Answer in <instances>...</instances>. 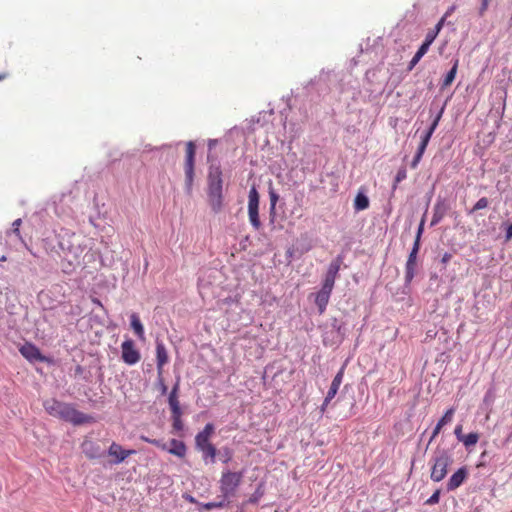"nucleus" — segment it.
Wrapping results in <instances>:
<instances>
[{
    "mask_svg": "<svg viewBox=\"0 0 512 512\" xmlns=\"http://www.w3.org/2000/svg\"><path fill=\"white\" fill-rule=\"evenodd\" d=\"M43 406L49 415L73 423L74 425L89 423L92 420V417L78 411L72 404L64 403L56 399L44 401Z\"/></svg>",
    "mask_w": 512,
    "mask_h": 512,
    "instance_id": "1",
    "label": "nucleus"
},
{
    "mask_svg": "<svg viewBox=\"0 0 512 512\" xmlns=\"http://www.w3.org/2000/svg\"><path fill=\"white\" fill-rule=\"evenodd\" d=\"M208 202L213 212L218 213L223 206V180L219 165H211L208 172Z\"/></svg>",
    "mask_w": 512,
    "mask_h": 512,
    "instance_id": "2",
    "label": "nucleus"
},
{
    "mask_svg": "<svg viewBox=\"0 0 512 512\" xmlns=\"http://www.w3.org/2000/svg\"><path fill=\"white\" fill-rule=\"evenodd\" d=\"M452 462L450 452L445 448L437 447L431 458V480L434 482L442 481L446 477L448 467Z\"/></svg>",
    "mask_w": 512,
    "mask_h": 512,
    "instance_id": "3",
    "label": "nucleus"
},
{
    "mask_svg": "<svg viewBox=\"0 0 512 512\" xmlns=\"http://www.w3.org/2000/svg\"><path fill=\"white\" fill-rule=\"evenodd\" d=\"M244 474L242 471L223 470L220 480L219 489L224 498L234 497L243 481Z\"/></svg>",
    "mask_w": 512,
    "mask_h": 512,
    "instance_id": "4",
    "label": "nucleus"
},
{
    "mask_svg": "<svg viewBox=\"0 0 512 512\" xmlns=\"http://www.w3.org/2000/svg\"><path fill=\"white\" fill-rule=\"evenodd\" d=\"M424 219L421 220L418 227L417 235L413 244V248L408 256L405 266V283L410 284L415 276V269L417 265V254L420 248V238L423 232Z\"/></svg>",
    "mask_w": 512,
    "mask_h": 512,
    "instance_id": "5",
    "label": "nucleus"
},
{
    "mask_svg": "<svg viewBox=\"0 0 512 512\" xmlns=\"http://www.w3.org/2000/svg\"><path fill=\"white\" fill-rule=\"evenodd\" d=\"M185 162H184V172H185V185L187 192L190 193L193 186L194 181V163H195V153L196 146L192 141L187 142L185 149Z\"/></svg>",
    "mask_w": 512,
    "mask_h": 512,
    "instance_id": "6",
    "label": "nucleus"
},
{
    "mask_svg": "<svg viewBox=\"0 0 512 512\" xmlns=\"http://www.w3.org/2000/svg\"><path fill=\"white\" fill-rule=\"evenodd\" d=\"M442 112H443V109L439 112V114L436 116V118L434 119V121L432 122V124L430 125V127L428 128V130H426L422 136H421V142L418 146V149H417V152H416V155L414 156L413 158V161L411 162V168L415 169L419 162L421 161L422 159V156L427 148V145L430 141V138L432 136V134L434 133L435 129L437 128L438 126V123L440 121V118L442 116Z\"/></svg>",
    "mask_w": 512,
    "mask_h": 512,
    "instance_id": "7",
    "label": "nucleus"
},
{
    "mask_svg": "<svg viewBox=\"0 0 512 512\" xmlns=\"http://www.w3.org/2000/svg\"><path fill=\"white\" fill-rule=\"evenodd\" d=\"M248 217L251 225L255 230L261 228L259 218V193L255 186H252L248 194Z\"/></svg>",
    "mask_w": 512,
    "mask_h": 512,
    "instance_id": "8",
    "label": "nucleus"
},
{
    "mask_svg": "<svg viewBox=\"0 0 512 512\" xmlns=\"http://www.w3.org/2000/svg\"><path fill=\"white\" fill-rule=\"evenodd\" d=\"M121 358L124 363L128 365H134L140 360V353L135 348L134 342L132 340H125L121 344Z\"/></svg>",
    "mask_w": 512,
    "mask_h": 512,
    "instance_id": "9",
    "label": "nucleus"
},
{
    "mask_svg": "<svg viewBox=\"0 0 512 512\" xmlns=\"http://www.w3.org/2000/svg\"><path fill=\"white\" fill-rule=\"evenodd\" d=\"M135 453V450L124 449L120 444L116 442H113L108 449V455L114 457V464L122 463L127 457Z\"/></svg>",
    "mask_w": 512,
    "mask_h": 512,
    "instance_id": "10",
    "label": "nucleus"
},
{
    "mask_svg": "<svg viewBox=\"0 0 512 512\" xmlns=\"http://www.w3.org/2000/svg\"><path fill=\"white\" fill-rule=\"evenodd\" d=\"M333 288L322 284L321 289L315 294V304L318 307L319 313L323 314L330 300V295Z\"/></svg>",
    "mask_w": 512,
    "mask_h": 512,
    "instance_id": "11",
    "label": "nucleus"
},
{
    "mask_svg": "<svg viewBox=\"0 0 512 512\" xmlns=\"http://www.w3.org/2000/svg\"><path fill=\"white\" fill-rule=\"evenodd\" d=\"M341 263L342 260L340 257H338L329 264L323 281L324 285L334 288L335 280L340 271Z\"/></svg>",
    "mask_w": 512,
    "mask_h": 512,
    "instance_id": "12",
    "label": "nucleus"
},
{
    "mask_svg": "<svg viewBox=\"0 0 512 512\" xmlns=\"http://www.w3.org/2000/svg\"><path fill=\"white\" fill-rule=\"evenodd\" d=\"M468 476V470L466 467L459 468L454 472L447 482V490L454 491L460 487Z\"/></svg>",
    "mask_w": 512,
    "mask_h": 512,
    "instance_id": "13",
    "label": "nucleus"
},
{
    "mask_svg": "<svg viewBox=\"0 0 512 512\" xmlns=\"http://www.w3.org/2000/svg\"><path fill=\"white\" fill-rule=\"evenodd\" d=\"M21 355L29 361H44L45 357L32 343H26L19 349Z\"/></svg>",
    "mask_w": 512,
    "mask_h": 512,
    "instance_id": "14",
    "label": "nucleus"
},
{
    "mask_svg": "<svg viewBox=\"0 0 512 512\" xmlns=\"http://www.w3.org/2000/svg\"><path fill=\"white\" fill-rule=\"evenodd\" d=\"M156 359L158 376L163 374L164 365L167 364L169 357L165 345L162 342L156 343Z\"/></svg>",
    "mask_w": 512,
    "mask_h": 512,
    "instance_id": "15",
    "label": "nucleus"
},
{
    "mask_svg": "<svg viewBox=\"0 0 512 512\" xmlns=\"http://www.w3.org/2000/svg\"><path fill=\"white\" fill-rule=\"evenodd\" d=\"M170 445H171V447L170 448L167 447L166 451H168L170 454H173L180 458L185 457L187 448L183 441L172 439L170 441Z\"/></svg>",
    "mask_w": 512,
    "mask_h": 512,
    "instance_id": "16",
    "label": "nucleus"
},
{
    "mask_svg": "<svg viewBox=\"0 0 512 512\" xmlns=\"http://www.w3.org/2000/svg\"><path fill=\"white\" fill-rule=\"evenodd\" d=\"M343 375H344V370L342 368V369H340V371L335 375L334 379L332 380V383H331L329 390L327 392V395H326L328 397V400H332L336 396V394L339 390V387L342 383Z\"/></svg>",
    "mask_w": 512,
    "mask_h": 512,
    "instance_id": "17",
    "label": "nucleus"
},
{
    "mask_svg": "<svg viewBox=\"0 0 512 512\" xmlns=\"http://www.w3.org/2000/svg\"><path fill=\"white\" fill-rule=\"evenodd\" d=\"M131 321V328L133 329L134 333L139 337V339H144V327L140 321L139 316L136 313H133L130 316Z\"/></svg>",
    "mask_w": 512,
    "mask_h": 512,
    "instance_id": "18",
    "label": "nucleus"
},
{
    "mask_svg": "<svg viewBox=\"0 0 512 512\" xmlns=\"http://www.w3.org/2000/svg\"><path fill=\"white\" fill-rule=\"evenodd\" d=\"M458 65H459V60L455 59L452 68L450 69V71L446 74V76L443 79V82L441 85L442 89L450 86L453 83V81L456 77V74H457Z\"/></svg>",
    "mask_w": 512,
    "mask_h": 512,
    "instance_id": "19",
    "label": "nucleus"
},
{
    "mask_svg": "<svg viewBox=\"0 0 512 512\" xmlns=\"http://www.w3.org/2000/svg\"><path fill=\"white\" fill-rule=\"evenodd\" d=\"M369 207V199L363 193H358L354 200V208L357 211L365 210Z\"/></svg>",
    "mask_w": 512,
    "mask_h": 512,
    "instance_id": "20",
    "label": "nucleus"
},
{
    "mask_svg": "<svg viewBox=\"0 0 512 512\" xmlns=\"http://www.w3.org/2000/svg\"><path fill=\"white\" fill-rule=\"evenodd\" d=\"M200 451L203 453L204 461H207L209 459L210 463L215 462L217 450L213 444L202 448Z\"/></svg>",
    "mask_w": 512,
    "mask_h": 512,
    "instance_id": "21",
    "label": "nucleus"
},
{
    "mask_svg": "<svg viewBox=\"0 0 512 512\" xmlns=\"http://www.w3.org/2000/svg\"><path fill=\"white\" fill-rule=\"evenodd\" d=\"M479 440V434L472 432L467 435H463L462 438H460V441L464 444L465 447H471L477 444Z\"/></svg>",
    "mask_w": 512,
    "mask_h": 512,
    "instance_id": "22",
    "label": "nucleus"
},
{
    "mask_svg": "<svg viewBox=\"0 0 512 512\" xmlns=\"http://www.w3.org/2000/svg\"><path fill=\"white\" fill-rule=\"evenodd\" d=\"M445 215V208L441 205H436L434 208V213L431 220V225L434 226L438 224Z\"/></svg>",
    "mask_w": 512,
    "mask_h": 512,
    "instance_id": "23",
    "label": "nucleus"
},
{
    "mask_svg": "<svg viewBox=\"0 0 512 512\" xmlns=\"http://www.w3.org/2000/svg\"><path fill=\"white\" fill-rule=\"evenodd\" d=\"M180 386V380L177 379L176 383L174 384L168 398L169 405L179 404L178 400V391Z\"/></svg>",
    "mask_w": 512,
    "mask_h": 512,
    "instance_id": "24",
    "label": "nucleus"
},
{
    "mask_svg": "<svg viewBox=\"0 0 512 512\" xmlns=\"http://www.w3.org/2000/svg\"><path fill=\"white\" fill-rule=\"evenodd\" d=\"M210 438L206 435H202L198 433L195 437V445L198 450H201L202 448L211 445Z\"/></svg>",
    "mask_w": 512,
    "mask_h": 512,
    "instance_id": "25",
    "label": "nucleus"
},
{
    "mask_svg": "<svg viewBox=\"0 0 512 512\" xmlns=\"http://www.w3.org/2000/svg\"><path fill=\"white\" fill-rule=\"evenodd\" d=\"M489 206V200L486 197L480 198L475 205L468 211V214H473L476 211L485 209Z\"/></svg>",
    "mask_w": 512,
    "mask_h": 512,
    "instance_id": "26",
    "label": "nucleus"
},
{
    "mask_svg": "<svg viewBox=\"0 0 512 512\" xmlns=\"http://www.w3.org/2000/svg\"><path fill=\"white\" fill-rule=\"evenodd\" d=\"M454 413H455L454 408L448 409L445 412V414L442 416V418L438 421V423L442 426H445L446 424L450 423L452 421Z\"/></svg>",
    "mask_w": 512,
    "mask_h": 512,
    "instance_id": "27",
    "label": "nucleus"
},
{
    "mask_svg": "<svg viewBox=\"0 0 512 512\" xmlns=\"http://www.w3.org/2000/svg\"><path fill=\"white\" fill-rule=\"evenodd\" d=\"M438 36L437 31H434L433 29H430L425 36V40L422 43L423 45H426L428 48L431 46V44L434 42L436 37Z\"/></svg>",
    "mask_w": 512,
    "mask_h": 512,
    "instance_id": "28",
    "label": "nucleus"
},
{
    "mask_svg": "<svg viewBox=\"0 0 512 512\" xmlns=\"http://www.w3.org/2000/svg\"><path fill=\"white\" fill-rule=\"evenodd\" d=\"M141 439L147 443H150V444H153L155 446H157L158 448L166 451L167 450V444L166 443H163L162 441L160 440H157V439H150L148 437H145V436H141Z\"/></svg>",
    "mask_w": 512,
    "mask_h": 512,
    "instance_id": "29",
    "label": "nucleus"
},
{
    "mask_svg": "<svg viewBox=\"0 0 512 512\" xmlns=\"http://www.w3.org/2000/svg\"><path fill=\"white\" fill-rule=\"evenodd\" d=\"M406 177H407L406 169L405 168H400L398 170L397 174H396L393 188L395 189L397 184L400 183L401 181H403L404 179H406Z\"/></svg>",
    "mask_w": 512,
    "mask_h": 512,
    "instance_id": "30",
    "label": "nucleus"
},
{
    "mask_svg": "<svg viewBox=\"0 0 512 512\" xmlns=\"http://www.w3.org/2000/svg\"><path fill=\"white\" fill-rule=\"evenodd\" d=\"M225 503L223 501L220 502H208L202 505L203 509L210 511L214 508H223Z\"/></svg>",
    "mask_w": 512,
    "mask_h": 512,
    "instance_id": "31",
    "label": "nucleus"
},
{
    "mask_svg": "<svg viewBox=\"0 0 512 512\" xmlns=\"http://www.w3.org/2000/svg\"><path fill=\"white\" fill-rule=\"evenodd\" d=\"M440 490H436L426 501H425V504L426 505H434V504H437L439 502V499H440Z\"/></svg>",
    "mask_w": 512,
    "mask_h": 512,
    "instance_id": "32",
    "label": "nucleus"
},
{
    "mask_svg": "<svg viewBox=\"0 0 512 512\" xmlns=\"http://www.w3.org/2000/svg\"><path fill=\"white\" fill-rule=\"evenodd\" d=\"M172 413V419L181 418L182 411L179 404L169 405Z\"/></svg>",
    "mask_w": 512,
    "mask_h": 512,
    "instance_id": "33",
    "label": "nucleus"
},
{
    "mask_svg": "<svg viewBox=\"0 0 512 512\" xmlns=\"http://www.w3.org/2000/svg\"><path fill=\"white\" fill-rule=\"evenodd\" d=\"M214 425L212 423H207L202 431L199 433L202 435H206L207 437L211 438V436L214 434Z\"/></svg>",
    "mask_w": 512,
    "mask_h": 512,
    "instance_id": "34",
    "label": "nucleus"
},
{
    "mask_svg": "<svg viewBox=\"0 0 512 512\" xmlns=\"http://www.w3.org/2000/svg\"><path fill=\"white\" fill-rule=\"evenodd\" d=\"M428 50H429V48L426 45L422 44L419 47L418 51L413 56V59H416V60L420 61L421 58L427 53Z\"/></svg>",
    "mask_w": 512,
    "mask_h": 512,
    "instance_id": "35",
    "label": "nucleus"
},
{
    "mask_svg": "<svg viewBox=\"0 0 512 512\" xmlns=\"http://www.w3.org/2000/svg\"><path fill=\"white\" fill-rule=\"evenodd\" d=\"M223 454H224L223 463H228L232 460L233 452L230 448H228V447L223 448Z\"/></svg>",
    "mask_w": 512,
    "mask_h": 512,
    "instance_id": "36",
    "label": "nucleus"
},
{
    "mask_svg": "<svg viewBox=\"0 0 512 512\" xmlns=\"http://www.w3.org/2000/svg\"><path fill=\"white\" fill-rule=\"evenodd\" d=\"M172 420H173L172 427L175 431H180L183 429V422H182L181 418L172 419Z\"/></svg>",
    "mask_w": 512,
    "mask_h": 512,
    "instance_id": "37",
    "label": "nucleus"
},
{
    "mask_svg": "<svg viewBox=\"0 0 512 512\" xmlns=\"http://www.w3.org/2000/svg\"><path fill=\"white\" fill-rule=\"evenodd\" d=\"M442 428H443L442 425H440L439 423L436 424V426L432 432V435L430 437L429 443H431L437 437V435L440 433Z\"/></svg>",
    "mask_w": 512,
    "mask_h": 512,
    "instance_id": "38",
    "label": "nucleus"
},
{
    "mask_svg": "<svg viewBox=\"0 0 512 512\" xmlns=\"http://www.w3.org/2000/svg\"><path fill=\"white\" fill-rule=\"evenodd\" d=\"M21 219H16L13 223H12V227H13V233H15L17 236H20V231H19V227L21 225Z\"/></svg>",
    "mask_w": 512,
    "mask_h": 512,
    "instance_id": "39",
    "label": "nucleus"
},
{
    "mask_svg": "<svg viewBox=\"0 0 512 512\" xmlns=\"http://www.w3.org/2000/svg\"><path fill=\"white\" fill-rule=\"evenodd\" d=\"M482 1V4H481V7L479 9V15L480 16H483L484 13L487 11L488 9V5H489V1L488 0H481Z\"/></svg>",
    "mask_w": 512,
    "mask_h": 512,
    "instance_id": "40",
    "label": "nucleus"
},
{
    "mask_svg": "<svg viewBox=\"0 0 512 512\" xmlns=\"http://www.w3.org/2000/svg\"><path fill=\"white\" fill-rule=\"evenodd\" d=\"M270 200H271V210L274 211L277 200H278L277 194H275L274 192L270 193Z\"/></svg>",
    "mask_w": 512,
    "mask_h": 512,
    "instance_id": "41",
    "label": "nucleus"
},
{
    "mask_svg": "<svg viewBox=\"0 0 512 512\" xmlns=\"http://www.w3.org/2000/svg\"><path fill=\"white\" fill-rule=\"evenodd\" d=\"M158 380H159V384H160V388H161V393H162V394H166V392H167V386H166V385H165V383H164V380H163L162 375H161V376H158Z\"/></svg>",
    "mask_w": 512,
    "mask_h": 512,
    "instance_id": "42",
    "label": "nucleus"
},
{
    "mask_svg": "<svg viewBox=\"0 0 512 512\" xmlns=\"http://www.w3.org/2000/svg\"><path fill=\"white\" fill-rule=\"evenodd\" d=\"M454 434L455 436L457 437V439L460 441V438L463 437V434H462V425H458L456 426L455 430H454Z\"/></svg>",
    "mask_w": 512,
    "mask_h": 512,
    "instance_id": "43",
    "label": "nucleus"
},
{
    "mask_svg": "<svg viewBox=\"0 0 512 512\" xmlns=\"http://www.w3.org/2000/svg\"><path fill=\"white\" fill-rule=\"evenodd\" d=\"M331 402V400H328V397L326 396L321 407H320V412L321 413H324L329 405V403Z\"/></svg>",
    "mask_w": 512,
    "mask_h": 512,
    "instance_id": "44",
    "label": "nucleus"
},
{
    "mask_svg": "<svg viewBox=\"0 0 512 512\" xmlns=\"http://www.w3.org/2000/svg\"><path fill=\"white\" fill-rule=\"evenodd\" d=\"M418 62V60L412 58L408 64L407 70L411 71L418 64Z\"/></svg>",
    "mask_w": 512,
    "mask_h": 512,
    "instance_id": "45",
    "label": "nucleus"
},
{
    "mask_svg": "<svg viewBox=\"0 0 512 512\" xmlns=\"http://www.w3.org/2000/svg\"><path fill=\"white\" fill-rule=\"evenodd\" d=\"M418 62V60L412 58L408 64L407 70L411 71L418 64Z\"/></svg>",
    "mask_w": 512,
    "mask_h": 512,
    "instance_id": "46",
    "label": "nucleus"
},
{
    "mask_svg": "<svg viewBox=\"0 0 512 512\" xmlns=\"http://www.w3.org/2000/svg\"><path fill=\"white\" fill-rule=\"evenodd\" d=\"M512 238V223L506 229V240H510Z\"/></svg>",
    "mask_w": 512,
    "mask_h": 512,
    "instance_id": "47",
    "label": "nucleus"
},
{
    "mask_svg": "<svg viewBox=\"0 0 512 512\" xmlns=\"http://www.w3.org/2000/svg\"><path fill=\"white\" fill-rule=\"evenodd\" d=\"M451 259V254L445 253L442 257V262L447 263Z\"/></svg>",
    "mask_w": 512,
    "mask_h": 512,
    "instance_id": "48",
    "label": "nucleus"
},
{
    "mask_svg": "<svg viewBox=\"0 0 512 512\" xmlns=\"http://www.w3.org/2000/svg\"><path fill=\"white\" fill-rule=\"evenodd\" d=\"M8 76H9L8 72H0V81L5 80L6 78H8Z\"/></svg>",
    "mask_w": 512,
    "mask_h": 512,
    "instance_id": "49",
    "label": "nucleus"
},
{
    "mask_svg": "<svg viewBox=\"0 0 512 512\" xmlns=\"http://www.w3.org/2000/svg\"><path fill=\"white\" fill-rule=\"evenodd\" d=\"M454 10H455V6H451V7L447 10V12L445 13V15H444V16H445V17H447V16L451 15V14L454 12Z\"/></svg>",
    "mask_w": 512,
    "mask_h": 512,
    "instance_id": "50",
    "label": "nucleus"
},
{
    "mask_svg": "<svg viewBox=\"0 0 512 512\" xmlns=\"http://www.w3.org/2000/svg\"><path fill=\"white\" fill-rule=\"evenodd\" d=\"M258 501V496L256 495H253L250 499H249V502L250 503H256Z\"/></svg>",
    "mask_w": 512,
    "mask_h": 512,
    "instance_id": "51",
    "label": "nucleus"
},
{
    "mask_svg": "<svg viewBox=\"0 0 512 512\" xmlns=\"http://www.w3.org/2000/svg\"><path fill=\"white\" fill-rule=\"evenodd\" d=\"M443 27L440 26L438 23L436 24V26L433 28L434 31H437V34H439V32L441 31Z\"/></svg>",
    "mask_w": 512,
    "mask_h": 512,
    "instance_id": "52",
    "label": "nucleus"
},
{
    "mask_svg": "<svg viewBox=\"0 0 512 512\" xmlns=\"http://www.w3.org/2000/svg\"><path fill=\"white\" fill-rule=\"evenodd\" d=\"M445 19H446V17H445V16H443V17L440 19V21L438 22V24H439L440 26H442V27H443V26H444Z\"/></svg>",
    "mask_w": 512,
    "mask_h": 512,
    "instance_id": "53",
    "label": "nucleus"
},
{
    "mask_svg": "<svg viewBox=\"0 0 512 512\" xmlns=\"http://www.w3.org/2000/svg\"><path fill=\"white\" fill-rule=\"evenodd\" d=\"M6 260H7L6 256L3 255L0 257V261H6Z\"/></svg>",
    "mask_w": 512,
    "mask_h": 512,
    "instance_id": "54",
    "label": "nucleus"
}]
</instances>
